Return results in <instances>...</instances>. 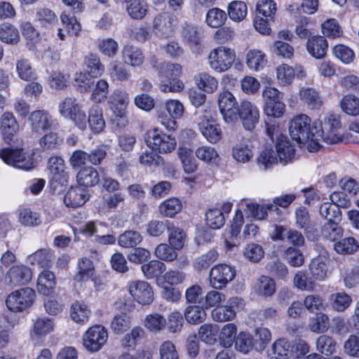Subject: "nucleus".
<instances>
[{
    "label": "nucleus",
    "instance_id": "20",
    "mask_svg": "<svg viewBox=\"0 0 359 359\" xmlns=\"http://www.w3.org/2000/svg\"><path fill=\"white\" fill-rule=\"evenodd\" d=\"M19 130V123L12 112L6 111L1 115L0 132L6 141H11Z\"/></svg>",
    "mask_w": 359,
    "mask_h": 359
},
{
    "label": "nucleus",
    "instance_id": "53",
    "mask_svg": "<svg viewBox=\"0 0 359 359\" xmlns=\"http://www.w3.org/2000/svg\"><path fill=\"white\" fill-rule=\"evenodd\" d=\"M235 348L238 351L248 353L255 348V341L250 334L242 332L236 339Z\"/></svg>",
    "mask_w": 359,
    "mask_h": 359
},
{
    "label": "nucleus",
    "instance_id": "50",
    "mask_svg": "<svg viewBox=\"0 0 359 359\" xmlns=\"http://www.w3.org/2000/svg\"><path fill=\"white\" fill-rule=\"evenodd\" d=\"M309 326L313 332L323 333L328 329L329 318L323 313H316L313 317L310 318Z\"/></svg>",
    "mask_w": 359,
    "mask_h": 359
},
{
    "label": "nucleus",
    "instance_id": "32",
    "mask_svg": "<svg viewBox=\"0 0 359 359\" xmlns=\"http://www.w3.org/2000/svg\"><path fill=\"white\" fill-rule=\"evenodd\" d=\"M95 273V266L90 259L82 257L77 264V272L74 279L77 282H82L93 278Z\"/></svg>",
    "mask_w": 359,
    "mask_h": 359
},
{
    "label": "nucleus",
    "instance_id": "21",
    "mask_svg": "<svg viewBox=\"0 0 359 359\" xmlns=\"http://www.w3.org/2000/svg\"><path fill=\"white\" fill-rule=\"evenodd\" d=\"M307 52L316 59L323 58L328 49V43L326 39L320 35L309 37L306 42Z\"/></svg>",
    "mask_w": 359,
    "mask_h": 359
},
{
    "label": "nucleus",
    "instance_id": "22",
    "mask_svg": "<svg viewBox=\"0 0 359 359\" xmlns=\"http://www.w3.org/2000/svg\"><path fill=\"white\" fill-rule=\"evenodd\" d=\"M87 124L94 134H99L104 130L106 123L103 117V110L97 104H93L88 109Z\"/></svg>",
    "mask_w": 359,
    "mask_h": 359
},
{
    "label": "nucleus",
    "instance_id": "40",
    "mask_svg": "<svg viewBox=\"0 0 359 359\" xmlns=\"http://www.w3.org/2000/svg\"><path fill=\"white\" fill-rule=\"evenodd\" d=\"M178 156L186 173L190 174L197 170V164L192 155V151L187 147H180L178 149Z\"/></svg>",
    "mask_w": 359,
    "mask_h": 359
},
{
    "label": "nucleus",
    "instance_id": "60",
    "mask_svg": "<svg viewBox=\"0 0 359 359\" xmlns=\"http://www.w3.org/2000/svg\"><path fill=\"white\" fill-rule=\"evenodd\" d=\"M225 222V217L221 210L218 208L210 209L205 213V223L212 229H220Z\"/></svg>",
    "mask_w": 359,
    "mask_h": 359
},
{
    "label": "nucleus",
    "instance_id": "51",
    "mask_svg": "<svg viewBox=\"0 0 359 359\" xmlns=\"http://www.w3.org/2000/svg\"><path fill=\"white\" fill-rule=\"evenodd\" d=\"M20 39L18 29L11 24L3 23L0 25V39L9 44H15Z\"/></svg>",
    "mask_w": 359,
    "mask_h": 359
},
{
    "label": "nucleus",
    "instance_id": "19",
    "mask_svg": "<svg viewBox=\"0 0 359 359\" xmlns=\"http://www.w3.org/2000/svg\"><path fill=\"white\" fill-rule=\"evenodd\" d=\"M318 126L314 143H309L308 144V149L310 152L318 151L321 147L320 142H322L327 144H336L341 140L338 130H325L320 123Z\"/></svg>",
    "mask_w": 359,
    "mask_h": 359
},
{
    "label": "nucleus",
    "instance_id": "28",
    "mask_svg": "<svg viewBox=\"0 0 359 359\" xmlns=\"http://www.w3.org/2000/svg\"><path fill=\"white\" fill-rule=\"evenodd\" d=\"M55 274L48 270H43L38 277L37 290L43 295H50L54 291L55 287Z\"/></svg>",
    "mask_w": 359,
    "mask_h": 359
},
{
    "label": "nucleus",
    "instance_id": "23",
    "mask_svg": "<svg viewBox=\"0 0 359 359\" xmlns=\"http://www.w3.org/2000/svg\"><path fill=\"white\" fill-rule=\"evenodd\" d=\"M203 119L198 123V126L203 135L211 143H216L222 138V130L215 121L208 119V115L205 116Z\"/></svg>",
    "mask_w": 359,
    "mask_h": 359
},
{
    "label": "nucleus",
    "instance_id": "10",
    "mask_svg": "<svg viewBox=\"0 0 359 359\" xmlns=\"http://www.w3.org/2000/svg\"><path fill=\"white\" fill-rule=\"evenodd\" d=\"M235 269L227 264H217L210 271V283L217 290L223 289L228 283L234 279Z\"/></svg>",
    "mask_w": 359,
    "mask_h": 359
},
{
    "label": "nucleus",
    "instance_id": "55",
    "mask_svg": "<svg viewBox=\"0 0 359 359\" xmlns=\"http://www.w3.org/2000/svg\"><path fill=\"white\" fill-rule=\"evenodd\" d=\"M205 317L204 309L196 305L189 306L184 311V318L190 324H200L205 320Z\"/></svg>",
    "mask_w": 359,
    "mask_h": 359
},
{
    "label": "nucleus",
    "instance_id": "57",
    "mask_svg": "<svg viewBox=\"0 0 359 359\" xmlns=\"http://www.w3.org/2000/svg\"><path fill=\"white\" fill-rule=\"evenodd\" d=\"M166 325L165 318L159 313L147 315L144 319V326L149 331L156 333L163 330Z\"/></svg>",
    "mask_w": 359,
    "mask_h": 359
},
{
    "label": "nucleus",
    "instance_id": "44",
    "mask_svg": "<svg viewBox=\"0 0 359 359\" xmlns=\"http://www.w3.org/2000/svg\"><path fill=\"white\" fill-rule=\"evenodd\" d=\"M198 87L208 93H212L218 88V81L215 77L207 73H201L196 77Z\"/></svg>",
    "mask_w": 359,
    "mask_h": 359
},
{
    "label": "nucleus",
    "instance_id": "58",
    "mask_svg": "<svg viewBox=\"0 0 359 359\" xmlns=\"http://www.w3.org/2000/svg\"><path fill=\"white\" fill-rule=\"evenodd\" d=\"M237 327L233 323H227L223 326L219 334V341L225 348H229L236 341Z\"/></svg>",
    "mask_w": 359,
    "mask_h": 359
},
{
    "label": "nucleus",
    "instance_id": "56",
    "mask_svg": "<svg viewBox=\"0 0 359 359\" xmlns=\"http://www.w3.org/2000/svg\"><path fill=\"white\" fill-rule=\"evenodd\" d=\"M248 12L247 5L241 1H234L229 4L228 6V14L229 18L236 22L243 20Z\"/></svg>",
    "mask_w": 359,
    "mask_h": 359
},
{
    "label": "nucleus",
    "instance_id": "64",
    "mask_svg": "<svg viewBox=\"0 0 359 359\" xmlns=\"http://www.w3.org/2000/svg\"><path fill=\"white\" fill-rule=\"evenodd\" d=\"M109 74L111 79L118 81H126L130 77L129 70L116 61L111 62Z\"/></svg>",
    "mask_w": 359,
    "mask_h": 359
},
{
    "label": "nucleus",
    "instance_id": "33",
    "mask_svg": "<svg viewBox=\"0 0 359 359\" xmlns=\"http://www.w3.org/2000/svg\"><path fill=\"white\" fill-rule=\"evenodd\" d=\"M310 273L313 278L316 280L322 281L327 274V259L318 256L313 258L309 264Z\"/></svg>",
    "mask_w": 359,
    "mask_h": 359
},
{
    "label": "nucleus",
    "instance_id": "46",
    "mask_svg": "<svg viewBox=\"0 0 359 359\" xmlns=\"http://www.w3.org/2000/svg\"><path fill=\"white\" fill-rule=\"evenodd\" d=\"M55 323L48 317L38 318L33 326V332L37 337H43L54 330Z\"/></svg>",
    "mask_w": 359,
    "mask_h": 359
},
{
    "label": "nucleus",
    "instance_id": "38",
    "mask_svg": "<svg viewBox=\"0 0 359 359\" xmlns=\"http://www.w3.org/2000/svg\"><path fill=\"white\" fill-rule=\"evenodd\" d=\"M338 220L327 222L322 228V236L330 241L336 243L343 236V229L339 225Z\"/></svg>",
    "mask_w": 359,
    "mask_h": 359
},
{
    "label": "nucleus",
    "instance_id": "31",
    "mask_svg": "<svg viewBox=\"0 0 359 359\" xmlns=\"http://www.w3.org/2000/svg\"><path fill=\"white\" fill-rule=\"evenodd\" d=\"M172 18L168 13L157 15L153 20V30L162 35H168L173 31Z\"/></svg>",
    "mask_w": 359,
    "mask_h": 359
},
{
    "label": "nucleus",
    "instance_id": "47",
    "mask_svg": "<svg viewBox=\"0 0 359 359\" xmlns=\"http://www.w3.org/2000/svg\"><path fill=\"white\" fill-rule=\"evenodd\" d=\"M141 269L147 279H151L163 273L165 271L166 266L163 262L159 260H151L142 265Z\"/></svg>",
    "mask_w": 359,
    "mask_h": 359
},
{
    "label": "nucleus",
    "instance_id": "39",
    "mask_svg": "<svg viewBox=\"0 0 359 359\" xmlns=\"http://www.w3.org/2000/svg\"><path fill=\"white\" fill-rule=\"evenodd\" d=\"M340 107L343 112L349 116L359 115V98L353 94H347L342 97Z\"/></svg>",
    "mask_w": 359,
    "mask_h": 359
},
{
    "label": "nucleus",
    "instance_id": "26",
    "mask_svg": "<svg viewBox=\"0 0 359 359\" xmlns=\"http://www.w3.org/2000/svg\"><path fill=\"white\" fill-rule=\"evenodd\" d=\"M276 156H278L280 162L287 163L294 158L295 149L285 135H280L276 143Z\"/></svg>",
    "mask_w": 359,
    "mask_h": 359
},
{
    "label": "nucleus",
    "instance_id": "15",
    "mask_svg": "<svg viewBox=\"0 0 359 359\" xmlns=\"http://www.w3.org/2000/svg\"><path fill=\"white\" fill-rule=\"evenodd\" d=\"M130 102L128 93L123 89H115L109 95L107 104L116 117L125 118Z\"/></svg>",
    "mask_w": 359,
    "mask_h": 359
},
{
    "label": "nucleus",
    "instance_id": "16",
    "mask_svg": "<svg viewBox=\"0 0 359 359\" xmlns=\"http://www.w3.org/2000/svg\"><path fill=\"white\" fill-rule=\"evenodd\" d=\"M28 121L32 131L36 133L50 129L55 122L52 115L44 109H37L31 112Z\"/></svg>",
    "mask_w": 359,
    "mask_h": 359
},
{
    "label": "nucleus",
    "instance_id": "54",
    "mask_svg": "<svg viewBox=\"0 0 359 359\" xmlns=\"http://www.w3.org/2000/svg\"><path fill=\"white\" fill-rule=\"evenodd\" d=\"M16 70L18 76L24 81H32L36 78L34 69L27 59H21L16 62Z\"/></svg>",
    "mask_w": 359,
    "mask_h": 359
},
{
    "label": "nucleus",
    "instance_id": "48",
    "mask_svg": "<svg viewBox=\"0 0 359 359\" xmlns=\"http://www.w3.org/2000/svg\"><path fill=\"white\" fill-rule=\"evenodd\" d=\"M329 299L332 309L339 312L344 311L352 303L351 297L344 292L333 293Z\"/></svg>",
    "mask_w": 359,
    "mask_h": 359
},
{
    "label": "nucleus",
    "instance_id": "6",
    "mask_svg": "<svg viewBox=\"0 0 359 359\" xmlns=\"http://www.w3.org/2000/svg\"><path fill=\"white\" fill-rule=\"evenodd\" d=\"M48 169L52 175L50 189L54 192L60 193L68 184L69 175L65 170V161L60 156H52L48 161Z\"/></svg>",
    "mask_w": 359,
    "mask_h": 359
},
{
    "label": "nucleus",
    "instance_id": "25",
    "mask_svg": "<svg viewBox=\"0 0 359 359\" xmlns=\"http://www.w3.org/2000/svg\"><path fill=\"white\" fill-rule=\"evenodd\" d=\"M122 59L124 64L136 67L143 64L144 55L138 47L126 44L122 50Z\"/></svg>",
    "mask_w": 359,
    "mask_h": 359
},
{
    "label": "nucleus",
    "instance_id": "35",
    "mask_svg": "<svg viewBox=\"0 0 359 359\" xmlns=\"http://www.w3.org/2000/svg\"><path fill=\"white\" fill-rule=\"evenodd\" d=\"M255 291L260 296H272L276 292L274 280L267 276H261L255 285Z\"/></svg>",
    "mask_w": 359,
    "mask_h": 359
},
{
    "label": "nucleus",
    "instance_id": "3",
    "mask_svg": "<svg viewBox=\"0 0 359 359\" xmlns=\"http://www.w3.org/2000/svg\"><path fill=\"white\" fill-rule=\"evenodd\" d=\"M182 72V67L179 64H161L159 70V76L161 78L159 86L161 91L178 93L182 90L184 83L178 79Z\"/></svg>",
    "mask_w": 359,
    "mask_h": 359
},
{
    "label": "nucleus",
    "instance_id": "36",
    "mask_svg": "<svg viewBox=\"0 0 359 359\" xmlns=\"http://www.w3.org/2000/svg\"><path fill=\"white\" fill-rule=\"evenodd\" d=\"M109 85L106 79H99L93 89V91L90 96V100L95 102V104H97L107 101L109 94Z\"/></svg>",
    "mask_w": 359,
    "mask_h": 359
},
{
    "label": "nucleus",
    "instance_id": "12",
    "mask_svg": "<svg viewBox=\"0 0 359 359\" xmlns=\"http://www.w3.org/2000/svg\"><path fill=\"white\" fill-rule=\"evenodd\" d=\"M238 119L241 120L245 130H253L259 120L258 108L250 101H241L239 104L238 113L236 114V122Z\"/></svg>",
    "mask_w": 359,
    "mask_h": 359
},
{
    "label": "nucleus",
    "instance_id": "42",
    "mask_svg": "<svg viewBox=\"0 0 359 359\" xmlns=\"http://www.w3.org/2000/svg\"><path fill=\"white\" fill-rule=\"evenodd\" d=\"M266 63L264 53L259 50H250L246 55L247 66L252 70L258 71Z\"/></svg>",
    "mask_w": 359,
    "mask_h": 359
},
{
    "label": "nucleus",
    "instance_id": "59",
    "mask_svg": "<svg viewBox=\"0 0 359 359\" xmlns=\"http://www.w3.org/2000/svg\"><path fill=\"white\" fill-rule=\"evenodd\" d=\"M218 259V253L215 250H211L205 254L196 257L194 262V267L196 271L205 270Z\"/></svg>",
    "mask_w": 359,
    "mask_h": 359
},
{
    "label": "nucleus",
    "instance_id": "8",
    "mask_svg": "<svg viewBox=\"0 0 359 359\" xmlns=\"http://www.w3.org/2000/svg\"><path fill=\"white\" fill-rule=\"evenodd\" d=\"M217 104L224 121L227 123H235L240 104L234 95L228 90L221 92L217 97Z\"/></svg>",
    "mask_w": 359,
    "mask_h": 359
},
{
    "label": "nucleus",
    "instance_id": "5",
    "mask_svg": "<svg viewBox=\"0 0 359 359\" xmlns=\"http://www.w3.org/2000/svg\"><path fill=\"white\" fill-rule=\"evenodd\" d=\"M236 53L226 46H217L210 50L208 57L210 67L217 73H222L230 69L236 60Z\"/></svg>",
    "mask_w": 359,
    "mask_h": 359
},
{
    "label": "nucleus",
    "instance_id": "62",
    "mask_svg": "<svg viewBox=\"0 0 359 359\" xmlns=\"http://www.w3.org/2000/svg\"><path fill=\"white\" fill-rule=\"evenodd\" d=\"M171 222L168 220L152 219L147 224V232L152 237H158L168 231Z\"/></svg>",
    "mask_w": 359,
    "mask_h": 359
},
{
    "label": "nucleus",
    "instance_id": "29",
    "mask_svg": "<svg viewBox=\"0 0 359 359\" xmlns=\"http://www.w3.org/2000/svg\"><path fill=\"white\" fill-rule=\"evenodd\" d=\"M76 180L80 186L94 187L100 180L97 170L91 166L82 168L77 173Z\"/></svg>",
    "mask_w": 359,
    "mask_h": 359
},
{
    "label": "nucleus",
    "instance_id": "37",
    "mask_svg": "<svg viewBox=\"0 0 359 359\" xmlns=\"http://www.w3.org/2000/svg\"><path fill=\"white\" fill-rule=\"evenodd\" d=\"M293 283L298 290L307 292H313L317 285L316 281L309 277L306 272L304 271H298L295 273Z\"/></svg>",
    "mask_w": 359,
    "mask_h": 359
},
{
    "label": "nucleus",
    "instance_id": "43",
    "mask_svg": "<svg viewBox=\"0 0 359 359\" xmlns=\"http://www.w3.org/2000/svg\"><path fill=\"white\" fill-rule=\"evenodd\" d=\"M182 208L180 200L177 198H170L162 202L159 205V212L161 215L167 217H173Z\"/></svg>",
    "mask_w": 359,
    "mask_h": 359
},
{
    "label": "nucleus",
    "instance_id": "61",
    "mask_svg": "<svg viewBox=\"0 0 359 359\" xmlns=\"http://www.w3.org/2000/svg\"><path fill=\"white\" fill-rule=\"evenodd\" d=\"M295 76L294 69L287 64H282L276 68V78L279 84L290 85Z\"/></svg>",
    "mask_w": 359,
    "mask_h": 359
},
{
    "label": "nucleus",
    "instance_id": "14",
    "mask_svg": "<svg viewBox=\"0 0 359 359\" xmlns=\"http://www.w3.org/2000/svg\"><path fill=\"white\" fill-rule=\"evenodd\" d=\"M243 306V300L241 298L231 297L226 305L218 306L212 311V318L215 321L221 323L232 320L236 316V309Z\"/></svg>",
    "mask_w": 359,
    "mask_h": 359
},
{
    "label": "nucleus",
    "instance_id": "4",
    "mask_svg": "<svg viewBox=\"0 0 359 359\" xmlns=\"http://www.w3.org/2000/svg\"><path fill=\"white\" fill-rule=\"evenodd\" d=\"M36 294L29 287H22L11 292L6 299L7 308L13 312H22L31 308L36 302Z\"/></svg>",
    "mask_w": 359,
    "mask_h": 359
},
{
    "label": "nucleus",
    "instance_id": "11",
    "mask_svg": "<svg viewBox=\"0 0 359 359\" xmlns=\"http://www.w3.org/2000/svg\"><path fill=\"white\" fill-rule=\"evenodd\" d=\"M0 157L6 164L18 168L29 170L34 167L33 159L22 149H3Z\"/></svg>",
    "mask_w": 359,
    "mask_h": 359
},
{
    "label": "nucleus",
    "instance_id": "30",
    "mask_svg": "<svg viewBox=\"0 0 359 359\" xmlns=\"http://www.w3.org/2000/svg\"><path fill=\"white\" fill-rule=\"evenodd\" d=\"M300 100L310 109H318L323 104L319 93L312 88H303L299 91Z\"/></svg>",
    "mask_w": 359,
    "mask_h": 359
},
{
    "label": "nucleus",
    "instance_id": "9",
    "mask_svg": "<svg viewBox=\"0 0 359 359\" xmlns=\"http://www.w3.org/2000/svg\"><path fill=\"white\" fill-rule=\"evenodd\" d=\"M145 141L149 147L160 153L171 152L177 145L174 137L161 133L158 129L148 132Z\"/></svg>",
    "mask_w": 359,
    "mask_h": 359
},
{
    "label": "nucleus",
    "instance_id": "13",
    "mask_svg": "<svg viewBox=\"0 0 359 359\" xmlns=\"http://www.w3.org/2000/svg\"><path fill=\"white\" fill-rule=\"evenodd\" d=\"M128 292L140 304L149 305L154 299L153 287L144 280H133L128 285Z\"/></svg>",
    "mask_w": 359,
    "mask_h": 359
},
{
    "label": "nucleus",
    "instance_id": "45",
    "mask_svg": "<svg viewBox=\"0 0 359 359\" xmlns=\"http://www.w3.org/2000/svg\"><path fill=\"white\" fill-rule=\"evenodd\" d=\"M169 233L168 241L170 245L175 250H181L184 244L186 235L184 231L178 226H176L171 222L168 230Z\"/></svg>",
    "mask_w": 359,
    "mask_h": 359
},
{
    "label": "nucleus",
    "instance_id": "18",
    "mask_svg": "<svg viewBox=\"0 0 359 359\" xmlns=\"http://www.w3.org/2000/svg\"><path fill=\"white\" fill-rule=\"evenodd\" d=\"M318 126L314 143H309L308 144V149L310 152L318 151L321 147L320 142H322L327 144H336L341 140L338 130H325L320 123Z\"/></svg>",
    "mask_w": 359,
    "mask_h": 359
},
{
    "label": "nucleus",
    "instance_id": "1",
    "mask_svg": "<svg viewBox=\"0 0 359 359\" xmlns=\"http://www.w3.org/2000/svg\"><path fill=\"white\" fill-rule=\"evenodd\" d=\"M319 128L314 122L311 125V118L304 114L295 116L290 123L289 132L292 140L299 144L314 143L316 134Z\"/></svg>",
    "mask_w": 359,
    "mask_h": 359
},
{
    "label": "nucleus",
    "instance_id": "34",
    "mask_svg": "<svg viewBox=\"0 0 359 359\" xmlns=\"http://www.w3.org/2000/svg\"><path fill=\"white\" fill-rule=\"evenodd\" d=\"M63 142V138L56 132L46 133L39 140V144L43 151L58 149Z\"/></svg>",
    "mask_w": 359,
    "mask_h": 359
},
{
    "label": "nucleus",
    "instance_id": "7",
    "mask_svg": "<svg viewBox=\"0 0 359 359\" xmlns=\"http://www.w3.org/2000/svg\"><path fill=\"white\" fill-rule=\"evenodd\" d=\"M108 339L107 329L100 325L90 327L83 335V345L90 353L99 351Z\"/></svg>",
    "mask_w": 359,
    "mask_h": 359
},
{
    "label": "nucleus",
    "instance_id": "49",
    "mask_svg": "<svg viewBox=\"0 0 359 359\" xmlns=\"http://www.w3.org/2000/svg\"><path fill=\"white\" fill-rule=\"evenodd\" d=\"M86 71L93 77H99L104 72V66L97 55L90 54L85 59Z\"/></svg>",
    "mask_w": 359,
    "mask_h": 359
},
{
    "label": "nucleus",
    "instance_id": "2",
    "mask_svg": "<svg viewBox=\"0 0 359 359\" xmlns=\"http://www.w3.org/2000/svg\"><path fill=\"white\" fill-rule=\"evenodd\" d=\"M58 112L65 119L71 121L81 130L87 128V117L80 103L74 97H67L58 104Z\"/></svg>",
    "mask_w": 359,
    "mask_h": 359
},
{
    "label": "nucleus",
    "instance_id": "63",
    "mask_svg": "<svg viewBox=\"0 0 359 359\" xmlns=\"http://www.w3.org/2000/svg\"><path fill=\"white\" fill-rule=\"evenodd\" d=\"M70 313L71 318L74 322L77 323H83L88 319L90 310L86 304L80 302H75L72 305Z\"/></svg>",
    "mask_w": 359,
    "mask_h": 359
},
{
    "label": "nucleus",
    "instance_id": "52",
    "mask_svg": "<svg viewBox=\"0 0 359 359\" xmlns=\"http://www.w3.org/2000/svg\"><path fill=\"white\" fill-rule=\"evenodd\" d=\"M226 20V13L218 8L210 9L205 17V22L207 25L212 28L220 27L225 23Z\"/></svg>",
    "mask_w": 359,
    "mask_h": 359
},
{
    "label": "nucleus",
    "instance_id": "41",
    "mask_svg": "<svg viewBox=\"0 0 359 359\" xmlns=\"http://www.w3.org/2000/svg\"><path fill=\"white\" fill-rule=\"evenodd\" d=\"M127 6L128 15L135 20L143 19L148 12V4L144 0H132Z\"/></svg>",
    "mask_w": 359,
    "mask_h": 359
},
{
    "label": "nucleus",
    "instance_id": "24",
    "mask_svg": "<svg viewBox=\"0 0 359 359\" xmlns=\"http://www.w3.org/2000/svg\"><path fill=\"white\" fill-rule=\"evenodd\" d=\"M88 191L81 186L71 187L64 197V203L67 207L76 208L83 205L88 200Z\"/></svg>",
    "mask_w": 359,
    "mask_h": 359
},
{
    "label": "nucleus",
    "instance_id": "27",
    "mask_svg": "<svg viewBox=\"0 0 359 359\" xmlns=\"http://www.w3.org/2000/svg\"><path fill=\"white\" fill-rule=\"evenodd\" d=\"M293 346L284 338L276 340L271 347V359H290L293 355Z\"/></svg>",
    "mask_w": 359,
    "mask_h": 359
},
{
    "label": "nucleus",
    "instance_id": "17",
    "mask_svg": "<svg viewBox=\"0 0 359 359\" xmlns=\"http://www.w3.org/2000/svg\"><path fill=\"white\" fill-rule=\"evenodd\" d=\"M30 269L24 265H15L11 267L5 274V281L9 285L27 284L32 279Z\"/></svg>",
    "mask_w": 359,
    "mask_h": 359
}]
</instances>
